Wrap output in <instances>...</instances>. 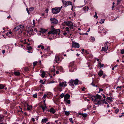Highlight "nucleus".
<instances>
[{"instance_id": "f257e3e1", "label": "nucleus", "mask_w": 124, "mask_h": 124, "mask_svg": "<svg viewBox=\"0 0 124 124\" xmlns=\"http://www.w3.org/2000/svg\"><path fill=\"white\" fill-rule=\"evenodd\" d=\"M62 8L61 7H56L53 8L52 9V12L53 14H56L59 13L61 10Z\"/></svg>"}, {"instance_id": "f03ea898", "label": "nucleus", "mask_w": 124, "mask_h": 124, "mask_svg": "<svg viewBox=\"0 0 124 124\" xmlns=\"http://www.w3.org/2000/svg\"><path fill=\"white\" fill-rule=\"evenodd\" d=\"M78 82V79H76L75 80L71 79L70 81V83L71 86H74V85H77Z\"/></svg>"}, {"instance_id": "7ed1b4c3", "label": "nucleus", "mask_w": 124, "mask_h": 124, "mask_svg": "<svg viewBox=\"0 0 124 124\" xmlns=\"http://www.w3.org/2000/svg\"><path fill=\"white\" fill-rule=\"evenodd\" d=\"M41 31H47V30H49L50 31H56L57 30H58L59 31H60V30L59 29H55L54 28L53 26H51V27L50 28H48L47 29H43L42 28L40 29Z\"/></svg>"}, {"instance_id": "20e7f679", "label": "nucleus", "mask_w": 124, "mask_h": 124, "mask_svg": "<svg viewBox=\"0 0 124 124\" xmlns=\"http://www.w3.org/2000/svg\"><path fill=\"white\" fill-rule=\"evenodd\" d=\"M65 24L68 26L70 29H72L73 28V23L70 21H68L67 22H64Z\"/></svg>"}, {"instance_id": "39448f33", "label": "nucleus", "mask_w": 124, "mask_h": 124, "mask_svg": "<svg viewBox=\"0 0 124 124\" xmlns=\"http://www.w3.org/2000/svg\"><path fill=\"white\" fill-rule=\"evenodd\" d=\"M24 28V26H23L20 25L16 26L14 28V29L16 31L20 30V31H23Z\"/></svg>"}, {"instance_id": "423d86ee", "label": "nucleus", "mask_w": 124, "mask_h": 124, "mask_svg": "<svg viewBox=\"0 0 124 124\" xmlns=\"http://www.w3.org/2000/svg\"><path fill=\"white\" fill-rule=\"evenodd\" d=\"M73 47L78 48L79 47V44L77 43L73 42L72 43Z\"/></svg>"}, {"instance_id": "0eeeda50", "label": "nucleus", "mask_w": 124, "mask_h": 124, "mask_svg": "<svg viewBox=\"0 0 124 124\" xmlns=\"http://www.w3.org/2000/svg\"><path fill=\"white\" fill-rule=\"evenodd\" d=\"M107 43H108V44H109V43L108 42H107V43H105L106 44H105V46L102 47V51H107V50L108 49V46H107V45L106 44Z\"/></svg>"}, {"instance_id": "6e6552de", "label": "nucleus", "mask_w": 124, "mask_h": 124, "mask_svg": "<svg viewBox=\"0 0 124 124\" xmlns=\"http://www.w3.org/2000/svg\"><path fill=\"white\" fill-rule=\"evenodd\" d=\"M63 3L64 5L66 6V7L67 6H68L69 5H72V3L70 1H66L64 0V1H63Z\"/></svg>"}, {"instance_id": "1a4fd4ad", "label": "nucleus", "mask_w": 124, "mask_h": 124, "mask_svg": "<svg viewBox=\"0 0 124 124\" xmlns=\"http://www.w3.org/2000/svg\"><path fill=\"white\" fill-rule=\"evenodd\" d=\"M50 20L52 23L56 24L58 23L57 20L55 18H51L50 19Z\"/></svg>"}, {"instance_id": "9d476101", "label": "nucleus", "mask_w": 124, "mask_h": 124, "mask_svg": "<svg viewBox=\"0 0 124 124\" xmlns=\"http://www.w3.org/2000/svg\"><path fill=\"white\" fill-rule=\"evenodd\" d=\"M67 85L66 84V82H60L59 84V85L61 87H62L63 86H66Z\"/></svg>"}, {"instance_id": "9b49d317", "label": "nucleus", "mask_w": 124, "mask_h": 124, "mask_svg": "<svg viewBox=\"0 0 124 124\" xmlns=\"http://www.w3.org/2000/svg\"><path fill=\"white\" fill-rule=\"evenodd\" d=\"M105 101V99L103 100H101L100 101H99L97 102V103L96 104H98V105L103 104L104 103V102Z\"/></svg>"}, {"instance_id": "f8f14e48", "label": "nucleus", "mask_w": 124, "mask_h": 124, "mask_svg": "<svg viewBox=\"0 0 124 124\" xmlns=\"http://www.w3.org/2000/svg\"><path fill=\"white\" fill-rule=\"evenodd\" d=\"M59 32H60V31H49L48 33V34L49 35L50 34H55L58 33V35L60 34V33Z\"/></svg>"}, {"instance_id": "ddd939ff", "label": "nucleus", "mask_w": 124, "mask_h": 124, "mask_svg": "<svg viewBox=\"0 0 124 124\" xmlns=\"http://www.w3.org/2000/svg\"><path fill=\"white\" fill-rule=\"evenodd\" d=\"M70 69L69 71L70 72H73L75 70H76V67H70Z\"/></svg>"}, {"instance_id": "4468645a", "label": "nucleus", "mask_w": 124, "mask_h": 124, "mask_svg": "<svg viewBox=\"0 0 124 124\" xmlns=\"http://www.w3.org/2000/svg\"><path fill=\"white\" fill-rule=\"evenodd\" d=\"M55 60L56 63H59L60 62L59 57L57 56H55Z\"/></svg>"}, {"instance_id": "2eb2a0df", "label": "nucleus", "mask_w": 124, "mask_h": 124, "mask_svg": "<svg viewBox=\"0 0 124 124\" xmlns=\"http://www.w3.org/2000/svg\"><path fill=\"white\" fill-rule=\"evenodd\" d=\"M48 111H49L50 113H52L53 114H54L55 112V109L53 108H50L49 110H48Z\"/></svg>"}, {"instance_id": "dca6fc26", "label": "nucleus", "mask_w": 124, "mask_h": 124, "mask_svg": "<svg viewBox=\"0 0 124 124\" xmlns=\"http://www.w3.org/2000/svg\"><path fill=\"white\" fill-rule=\"evenodd\" d=\"M70 97V95L68 94H67L65 95L64 96V100L68 99Z\"/></svg>"}, {"instance_id": "f3484780", "label": "nucleus", "mask_w": 124, "mask_h": 124, "mask_svg": "<svg viewBox=\"0 0 124 124\" xmlns=\"http://www.w3.org/2000/svg\"><path fill=\"white\" fill-rule=\"evenodd\" d=\"M26 105H27V109L28 110H31L32 109V106H29L28 104H26Z\"/></svg>"}, {"instance_id": "a211bd4d", "label": "nucleus", "mask_w": 124, "mask_h": 124, "mask_svg": "<svg viewBox=\"0 0 124 124\" xmlns=\"http://www.w3.org/2000/svg\"><path fill=\"white\" fill-rule=\"evenodd\" d=\"M83 9L85 11V12H88L89 9L88 7L86 6L83 8Z\"/></svg>"}, {"instance_id": "6ab92c4d", "label": "nucleus", "mask_w": 124, "mask_h": 124, "mask_svg": "<svg viewBox=\"0 0 124 124\" xmlns=\"http://www.w3.org/2000/svg\"><path fill=\"white\" fill-rule=\"evenodd\" d=\"M103 73V72L102 70H100L99 71L98 74L100 77H101Z\"/></svg>"}, {"instance_id": "aec40b11", "label": "nucleus", "mask_w": 124, "mask_h": 124, "mask_svg": "<svg viewBox=\"0 0 124 124\" xmlns=\"http://www.w3.org/2000/svg\"><path fill=\"white\" fill-rule=\"evenodd\" d=\"M95 98L98 99H101L102 97V96L98 94H97L95 96Z\"/></svg>"}, {"instance_id": "412c9836", "label": "nucleus", "mask_w": 124, "mask_h": 124, "mask_svg": "<svg viewBox=\"0 0 124 124\" xmlns=\"http://www.w3.org/2000/svg\"><path fill=\"white\" fill-rule=\"evenodd\" d=\"M40 107L42 108V109L43 110V112H44L46 108H47L46 105H45V106H44L42 105H41L40 106Z\"/></svg>"}, {"instance_id": "4be33fe9", "label": "nucleus", "mask_w": 124, "mask_h": 124, "mask_svg": "<svg viewBox=\"0 0 124 124\" xmlns=\"http://www.w3.org/2000/svg\"><path fill=\"white\" fill-rule=\"evenodd\" d=\"M63 34L65 35L67 34V36H66L68 37H70L71 35V34H69L68 33L67 34L66 31H64Z\"/></svg>"}, {"instance_id": "5701e85b", "label": "nucleus", "mask_w": 124, "mask_h": 124, "mask_svg": "<svg viewBox=\"0 0 124 124\" xmlns=\"http://www.w3.org/2000/svg\"><path fill=\"white\" fill-rule=\"evenodd\" d=\"M48 121V119L47 118H44V119H43L42 120V122L43 123H46Z\"/></svg>"}, {"instance_id": "b1692460", "label": "nucleus", "mask_w": 124, "mask_h": 124, "mask_svg": "<svg viewBox=\"0 0 124 124\" xmlns=\"http://www.w3.org/2000/svg\"><path fill=\"white\" fill-rule=\"evenodd\" d=\"M74 65V63L73 62H72L70 63L69 66V67H76Z\"/></svg>"}, {"instance_id": "393cba45", "label": "nucleus", "mask_w": 124, "mask_h": 124, "mask_svg": "<svg viewBox=\"0 0 124 124\" xmlns=\"http://www.w3.org/2000/svg\"><path fill=\"white\" fill-rule=\"evenodd\" d=\"M64 101L66 103L68 104H70V101L68 99L64 100Z\"/></svg>"}, {"instance_id": "a878e982", "label": "nucleus", "mask_w": 124, "mask_h": 124, "mask_svg": "<svg viewBox=\"0 0 124 124\" xmlns=\"http://www.w3.org/2000/svg\"><path fill=\"white\" fill-rule=\"evenodd\" d=\"M90 39V40L92 42H93L95 40V39L93 37H92V36L91 37V39Z\"/></svg>"}, {"instance_id": "bb28decb", "label": "nucleus", "mask_w": 124, "mask_h": 124, "mask_svg": "<svg viewBox=\"0 0 124 124\" xmlns=\"http://www.w3.org/2000/svg\"><path fill=\"white\" fill-rule=\"evenodd\" d=\"M14 74L16 76H19L20 75V73L18 72H14Z\"/></svg>"}, {"instance_id": "cd10ccee", "label": "nucleus", "mask_w": 124, "mask_h": 124, "mask_svg": "<svg viewBox=\"0 0 124 124\" xmlns=\"http://www.w3.org/2000/svg\"><path fill=\"white\" fill-rule=\"evenodd\" d=\"M64 112L65 113V114L66 116H68L70 114V113L69 112L65 110L64 111Z\"/></svg>"}, {"instance_id": "c85d7f7f", "label": "nucleus", "mask_w": 124, "mask_h": 124, "mask_svg": "<svg viewBox=\"0 0 124 124\" xmlns=\"http://www.w3.org/2000/svg\"><path fill=\"white\" fill-rule=\"evenodd\" d=\"M4 87V86L2 84H0V89H3Z\"/></svg>"}, {"instance_id": "c756f323", "label": "nucleus", "mask_w": 124, "mask_h": 124, "mask_svg": "<svg viewBox=\"0 0 124 124\" xmlns=\"http://www.w3.org/2000/svg\"><path fill=\"white\" fill-rule=\"evenodd\" d=\"M112 98L111 97H109L107 98V100H108L110 101H112Z\"/></svg>"}, {"instance_id": "7c9ffc66", "label": "nucleus", "mask_w": 124, "mask_h": 124, "mask_svg": "<svg viewBox=\"0 0 124 124\" xmlns=\"http://www.w3.org/2000/svg\"><path fill=\"white\" fill-rule=\"evenodd\" d=\"M45 50H46L47 51H48L50 50V47L48 46L46 48L44 49Z\"/></svg>"}, {"instance_id": "2f4dec72", "label": "nucleus", "mask_w": 124, "mask_h": 124, "mask_svg": "<svg viewBox=\"0 0 124 124\" xmlns=\"http://www.w3.org/2000/svg\"><path fill=\"white\" fill-rule=\"evenodd\" d=\"M34 7H31L29 8V10L30 11H33L34 9Z\"/></svg>"}, {"instance_id": "473e14b6", "label": "nucleus", "mask_w": 124, "mask_h": 124, "mask_svg": "<svg viewBox=\"0 0 124 124\" xmlns=\"http://www.w3.org/2000/svg\"><path fill=\"white\" fill-rule=\"evenodd\" d=\"M99 64L100 65V68L103 67L104 66L103 64H101V62H99Z\"/></svg>"}, {"instance_id": "72a5a7b5", "label": "nucleus", "mask_w": 124, "mask_h": 124, "mask_svg": "<svg viewBox=\"0 0 124 124\" xmlns=\"http://www.w3.org/2000/svg\"><path fill=\"white\" fill-rule=\"evenodd\" d=\"M27 50L29 51L32 48V47L31 46H28V47H27Z\"/></svg>"}, {"instance_id": "f704fd0d", "label": "nucleus", "mask_w": 124, "mask_h": 124, "mask_svg": "<svg viewBox=\"0 0 124 124\" xmlns=\"http://www.w3.org/2000/svg\"><path fill=\"white\" fill-rule=\"evenodd\" d=\"M45 75V72H43L41 74V77H42L43 78L44 77Z\"/></svg>"}, {"instance_id": "c9c22d12", "label": "nucleus", "mask_w": 124, "mask_h": 124, "mask_svg": "<svg viewBox=\"0 0 124 124\" xmlns=\"http://www.w3.org/2000/svg\"><path fill=\"white\" fill-rule=\"evenodd\" d=\"M91 85L93 86H96L97 87V85H95L94 82H93L91 83Z\"/></svg>"}, {"instance_id": "e433bc0d", "label": "nucleus", "mask_w": 124, "mask_h": 124, "mask_svg": "<svg viewBox=\"0 0 124 124\" xmlns=\"http://www.w3.org/2000/svg\"><path fill=\"white\" fill-rule=\"evenodd\" d=\"M87 114L86 113H83L82 116L84 117H85L87 116Z\"/></svg>"}, {"instance_id": "4c0bfd02", "label": "nucleus", "mask_w": 124, "mask_h": 124, "mask_svg": "<svg viewBox=\"0 0 124 124\" xmlns=\"http://www.w3.org/2000/svg\"><path fill=\"white\" fill-rule=\"evenodd\" d=\"M122 78V77H119L117 79V82H118L119 80L121 79Z\"/></svg>"}, {"instance_id": "58836bf2", "label": "nucleus", "mask_w": 124, "mask_h": 124, "mask_svg": "<svg viewBox=\"0 0 124 124\" xmlns=\"http://www.w3.org/2000/svg\"><path fill=\"white\" fill-rule=\"evenodd\" d=\"M33 96L34 98H36L37 97V94H34L33 95Z\"/></svg>"}, {"instance_id": "ea45409f", "label": "nucleus", "mask_w": 124, "mask_h": 124, "mask_svg": "<svg viewBox=\"0 0 124 124\" xmlns=\"http://www.w3.org/2000/svg\"><path fill=\"white\" fill-rule=\"evenodd\" d=\"M58 69H59V70H60L61 71H62L63 68H62L61 66Z\"/></svg>"}, {"instance_id": "a19ab883", "label": "nucleus", "mask_w": 124, "mask_h": 124, "mask_svg": "<svg viewBox=\"0 0 124 124\" xmlns=\"http://www.w3.org/2000/svg\"><path fill=\"white\" fill-rule=\"evenodd\" d=\"M69 120L72 123H73V122L72 121V118H71L69 119Z\"/></svg>"}, {"instance_id": "79ce46f5", "label": "nucleus", "mask_w": 124, "mask_h": 124, "mask_svg": "<svg viewBox=\"0 0 124 124\" xmlns=\"http://www.w3.org/2000/svg\"><path fill=\"white\" fill-rule=\"evenodd\" d=\"M64 94L63 93H62L60 95V97H61L62 98L64 97Z\"/></svg>"}, {"instance_id": "37998d69", "label": "nucleus", "mask_w": 124, "mask_h": 124, "mask_svg": "<svg viewBox=\"0 0 124 124\" xmlns=\"http://www.w3.org/2000/svg\"><path fill=\"white\" fill-rule=\"evenodd\" d=\"M11 33H12L11 31H9L7 32V33H6V35L7 36H8V34H11Z\"/></svg>"}, {"instance_id": "c03bdc74", "label": "nucleus", "mask_w": 124, "mask_h": 124, "mask_svg": "<svg viewBox=\"0 0 124 124\" xmlns=\"http://www.w3.org/2000/svg\"><path fill=\"white\" fill-rule=\"evenodd\" d=\"M119 109L118 108H117L115 111V113L116 114H117L118 112L119 111Z\"/></svg>"}, {"instance_id": "a18cd8bd", "label": "nucleus", "mask_w": 124, "mask_h": 124, "mask_svg": "<svg viewBox=\"0 0 124 124\" xmlns=\"http://www.w3.org/2000/svg\"><path fill=\"white\" fill-rule=\"evenodd\" d=\"M121 0H117V4L118 5L119 4L120 2H121Z\"/></svg>"}, {"instance_id": "49530a36", "label": "nucleus", "mask_w": 124, "mask_h": 124, "mask_svg": "<svg viewBox=\"0 0 124 124\" xmlns=\"http://www.w3.org/2000/svg\"><path fill=\"white\" fill-rule=\"evenodd\" d=\"M37 63V62L36 61L33 62V65L34 66H35Z\"/></svg>"}, {"instance_id": "de8ad7c7", "label": "nucleus", "mask_w": 124, "mask_h": 124, "mask_svg": "<svg viewBox=\"0 0 124 124\" xmlns=\"http://www.w3.org/2000/svg\"><path fill=\"white\" fill-rule=\"evenodd\" d=\"M79 34H80V35H84L85 34L86 35H88V34L87 33H83L82 34H81V33H79Z\"/></svg>"}, {"instance_id": "09e8293b", "label": "nucleus", "mask_w": 124, "mask_h": 124, "mask_svg": "<svg viewBox=\"0 0 124 124\" xmlns=\"http://www.w3.org/2000/svg\"><path fill=\"white\" fill-rule=\"evenodd\" d=\"M121 54H123L124 53V50L123 49L121 51Z\"/></svg>"}, {"instance_id": "8fccbe9b", "label": "nucleus", "mask_w": 124, "mask_h": 124, "mask_svg": "<svg viewBox=\"0 0 124 124\" xmlns=\"http://www.w3.org/2000/svg\"><path fill=\"white\" fill-rule=\"evenodd\" d=\"M3 116L0 117V121H2L3 120Z\"/></svg>"}, {"instance_id": "3c124183", "label": "nucleus", "mask_w": 124, "mask_h": 124, "mask_svg": "<svg viewBox=\"0 0 124 124\" xmlns=\"http://www.w3.org/2000/svg\"><path fill=\"white\" fill-rule=\"evenodd\" d=\"M84 50H85V49H83L82 50V52H81V53L83 54H84L85 53Z\"/></svg>"}, {"instance_id": "603ef678", "label": "nucleus", "mask_w": 124, "mask_h": 124, "mask_svg": "<svg viewBox=\"0 0 124 124\" xmlns=\"http://www.w3.org/2000/svg\"><path fill=\"white\" fill-rule=\"evenodd\" d=\"M100 23L101 24L104 23V21L102 19H101Z\"/></svg>"}, {"instance_id": "864d4df0", "label": "nucleus", "mask_w": 124, "mask_h": 124, "mask_svg": "<svg viewBox=\"0 0 124 124\" xmlns=\"http://www.w3.org/2000/svg\"><path fill=\"white\" fill-rule=\"evenodd\" d=\"M86 53L87 54H89V53L88 52V51L87 50H85V53Z\"/></svg>"}, {"instance_id": "5fc2aeb1", "label": "nucleus", "mask_w": 124, "mask_h": 124, "mask_svg": "<svg viewBox=\"0 0 124 124\" xmlns=\"http://www.w3.org/2000/svg\"><path fill=\"white\" fill-rule=\"evenodd\" d=\"M46 97H47V95L46 94H45L43 96V98L45 99Z\"/></svg>"}, {"instance_id": "6e6d98bb", "label": "nucleus", "mask_w": 124, "mask_h": 124, "mask_svg": "<svg viewBox=\"0 0 124 124\" xmlns=\"http://www.w3.org/2000/svg\"><path fill=\"white\" fill-rule=\"evenodd\" d=\"M66 31H70L69 28L68 27H66Z\"/></svg>"}, {"instance_id": "4d7b16f0", "label": "nucleus", "mask_w": 124, "mask_h": 124, "mask_svg": "<svg viewBox=\"0 0 124 124\" xmlns=\"http://www.w3.org/2000/svg\"><path fill=\"white\" fill-rule=\"evenodd\" d=\"M103 91V89H102L100 88L99 92H102Z\"/></svg>"}, {"instance_id": "13d9d810", "label": "nucleus", "mask_w": 124, "mask_h": 124, "mask_svg": "<svg viewBox=\"0 0 124 124\" xmlns=\"http://www.w3.org/2000/svg\"><path fill=\"white\" fill-rule=\"evenodd\" d=\"M78 114L79 115H81L82 116V115L83 113H82L81 112H80V113H78Z\"/></svg>"}, {"instance_id": "bf43d9fd", "label": "nucleus", "mask_w": 124, "mask_h": 124, "mask_svg": "<svg viewBox=\"0 0 124 124\" xmlns=\"http://www.w3.org/2000/svg\"><path fill=\"white\" fill-rule=\"evenodd\" d=\"M106 76V75L105 74H104L102 76V78H104Z\"/></svg>"}, {"instance_id": "052dcab7", "label": "nucleus", "mask_w": 124, "mask_h": 124, "mask_svg": "<svg viewBox=\"0 0 124 124\" xmlns=\"http://www.w3.org/2000/svg\"><path fill=\"white\" fill-rule=\"evenodd\" d=\"M26 10H27V12L28 13V14L29 15L30 14L29 12V11L28 10V9L27 8H26Z\"/></svg>"}, {"instance_id": "680f3d73", "label": "nucleus", "mask_w": 124, "mask_h": 124, "mask_svg": "<svg viewBox=\"0 0 124 124\" xmlns=\"http://www.w3.org/2000/svg\"><path fill=\"white\" fill-rule=\"evenodd\" d=\"M94 17H96V18H98V17L97 15H95L94 16Z\"/></svg>"}, {"instance_id": "e2e57ef3", "label": "nucleus", "mask_w": 124, "mask_h": 124, "mask_svg": "<svg viewBox=\"0 0 124 124\" xmlns=\"http://www.w3.org/2000/svg\"><path fill=\"white\" fill-rule=\"evenodd\" d=\"M122 87V86H118L117 87V88H121Z\"/></svg>"}, {"instance_id": "0e129e2a", "label": "nucleus", "mask_w": 124, "mask_h": 124, "mask_svg": "<svg viewBox=\"0 0 124 124\" xmlns=\"http://www.w3.org/2000/svg\"><path fill=\"white\" fill-rule=\"evenodd\" d=\"M41 49H43L44 48V47L43 46H41Z\"/></svg>"}, {"instance_id": "69168bd1", "label": "nucleus", "mask_w": 124, "mask_h": 124, "mask_svg": "<svg viewBox=\"0 0 124 124\" xmlns=\"http://www.w3.org/2000/svg\"><path fill=\"white\" fill-rule=\"evenodd\" d=\"M31 120H32V121L33 122H34L35 120L33 118H32V119H31Z\"/></svg>"}, {"instance_id": "338daca9", "label": "nucleus", "mask_w": 124, "mask_h": 124, "mask_svg": "<svg viewBox=\"0 0 124 124\" xmlns=\"http://www.w3.org/2000/svg\"><path fill=\"white\" fill-rule=\"evenodd\" d=\"M45 11L46 12V13H48V9H46V10H45Z\"/></svg>"}, {"instance_id": "774afa93", "label": "nucleus", "mask_w": 124, "mask_h": 124, "mask_svg": "<svg viewBox=\"0 0 124 124\" xmlns=\"http://www.w3.org/2000/svg\"><path fill=\"white\" fill-rule=\"evenodd\" d=\"M5 50H3L2 51V52L3 54H4L5 53Z\"/></svg>"}]
</instances>
